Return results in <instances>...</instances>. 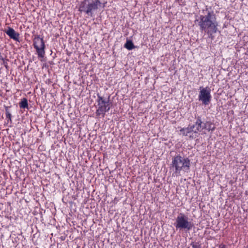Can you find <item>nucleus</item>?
I'll return each mask as SVG.
<instances>
[{"mask_svg":"<svg viewBox=\"0 0 248 248\" xmlns=\"http://www.w3.org/2000/svg\"><path fill=\"white\" fill-rule=\"evenodd\" d=\"M202 15H200L199 20H196L195 22H198L201 31L207 33L208 37L213 39V34L217 32L218 27L216 15L213 11L209 9L208 6H206L205 9L202 10Z\"/></svg>","mask_w":248,"mask_h":248,"instance_id":"1","label":"nucleus"},{"mask_svg":"<svg viewBox=\"0 0 248 248\" xmlns=\"http://www.w3.org/2000/svg\"><path fill=\"white\" fill-rule=\"evenodd\" d=\"M195 118L196 121L192 125L181 128L180 134L184 136H189L190 139H193L196 138L194 136L193 133L198 134L204 129L208 131H213L215 129V126L211 121L203 122L200 116H198Z\"/></svg>","mask_w":248,"mask_h":248,"instance_id":"2","label":"nucleus"},{"mask_svg":"<svg viewBox=\"0 0 248 248\" xmlns=\"http://www.w3.org/2000/svg\"><path fill=\"white\" fill-rule=\"evenodd\" d=\"M190 167V160L187 157L177 155L172 158L170 168L173 171V175H180L181 171L188 172Z\"/></svg>","mask_w":248,"mask_h":248,"instance_id":"3","label":"nucleus"},{"mask_svg":"<svg viewBox=\"0 0 248 248\" xmlns=\"http://www.w3.org/2000/svg\"><path fill=\"white\" fill-rule=\"evenodd\" d=\"M88 0H84L81 2L78 11L80 12H84L90 16H93V11L97 10L98 6L101 5V1L99 0H94L92 2L87 3Z\"/></svg>","mask_w":248,"mask_h":248,"instance_id":"4","label":"nucleus"},{"mask_svg":"<svg viewBox=\"0 0 248 248\" xmlns=\"http://www.w3.org/2000/svg\"><path fill=\"white\" fill-rule=\"evenodd\" d=\"M96 102L97 108L95 112L96 115L97 117H104L106 113L110 109L111 103L109 100H106L103 97L99 94H97Z\"/></svg>","mask_w":248,"mask_h":248,"instance_id":"5","label":"nucleus"},{"mask_svg":"<svg viewBox=\"0 0 248 248\" xmlns=\"http://www.w3.org/2000/svg\"><path fill=\"white\" fill-rule=\"evenodd\" d=\"M33 46L35 49L38 57L41 61L45 55V44L43 38L39 35H35L33 39Z\"/></svg>","mask_w":248,"mask_h":248,"instance_id":"6","label":"nucleus"},{"mask_svg":"<svg viewBox=\"0 0 248 248\" xmlns=\"http://www.w3.org/2000/svg\"><path fill=\"white\" fill-rule=\"evenodd\" d=\"M174 226L176 229L191 230L194 227L193 224L188 221V218L184 214H180L176 219Z\"/></svg>","mask_w":248,"mask_h":248,"instance_id":"7","label":"nucleus"},{"mask_svg":"<svg viewBox=\"0 0 248 248\" xmlns=\"http://www.w3.org/2000/svg\"><path fill=\"white\" fill-rule=\"evenodd\" d=\"M200 91L199 94V99L202 102L204 105H208L211 100V90L209 88L206 87L200 88Z\"/></svg>","mask_w":248,"mask_h":248,"instance_id":"8","label":"nucleus"},{"mask_svg":"<svg viewBox=\"0 0 248 248\" xmlns=\"http://www.w3.org/2000/svg\"><path fill=\"white\" fill-rule=\"evenodd\" d=\"M5 32L10 38L13 39L16 41H19V34L16 32L13 28L8 27V30L5 31Z\"/></svg>","mask_w":248,"mask_h":248,"instance_id":"9","label":"nucleus"},{"mask_svg":"<svg viewBox=\"0 0 248 248\" xmlns=\"http://www.w3.org/2000/svg\"><path fill=\"white\" fill-rule=\"evenodd\" d=\"M19 107L21 108H28L29 105L28 100L26 98H23L19 103Z\"/></svg>","mask_w":248,"mask_h":248,"instance_id":"10","label":"nucleus"},{"mask_svg":"<svg viewBox=\"0 0 248 248\" xmlns=\"http://www.w3.org/2000/svg\"><path fill=\"white\" fill-rule=\"evenodd\" d=\"M11 107L9 106H4L5 110V115L6 119H7L8 122H12V115L9 111V108Z\"/></svg>","mask_w":248,"mask_h":248,"instance_id":"11","label":"nucleus"},{"mask_svg":"<svg viewBox=\"0 0 248 248\" xmlns=\"http://www.w3.org/2000/svg\"><path fill=\"white\" fill-rule=\"evenodd\" d=\"M124 47L128 50H132L135 47L133 42L130 40H127L124 44Z\"/></svg>","mask_w":248,"mask_h":248,"instance_id":"12","label":"nucleus"},{"mask_svg":"<svg viewBox=\"0 0 248 248\" xmlns=\"http://www.w3.org/2000/svg\"><path fill=\"white\" fill-rule=\"evenodd\" d=\"M190 246L192 248H203L202 244L200 242H192L190 243Z\"/></svg>","mask_w":248,"mask_h":248,"instance_id":"13","label":"nucleus"},{"mask_svg":"<svg viewBox=\"0 0 248 248\" xmlns=\"http://www.w3.org/2000/svg\"><path fill=\"white\" fill-rule=\"evenodd\" d=\"M3 62V64L4 65L6 69H8V63L7 62V60H5L3 59H2Z\"/></svg>","mask_w":248,"mask_h":248,"instance_id":"14","label":"nucleus"},{"mask_svg":"<svg viewBox=\"0 0 248 248\" xmlns=\"http://www.w3.org/2000/svg\"><path fill=\"white\" fill-rule=\"evenodd\" d=\"M105 6V4H103V7H104Z\"/></svg>","mask_w":248,"mask_h":248,"instance_id":"15","label":"nucleus"}]
</instances>
